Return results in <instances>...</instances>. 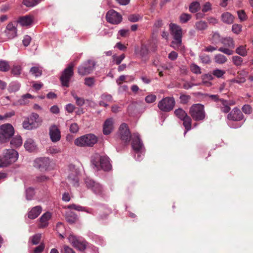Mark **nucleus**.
I'll use <instances>...</instances> for the list:
<instances>
[{"instance_id": "f257e3e1", "label": "nucleus", "mask_w": 253, "mask_h": 253, "mask_svg": "<svg viewBox=\"0 0 253 253\" xmlns=\"http://www.w3.org/2000/svg\"><path fill=\"white\" fill-rule=\"evenodd\" d=\"M169 29L173 38L171 46L175 49H178L182 43V29L175 24L170 23Z\"/></svg>"}, {"instance_id": "f03ea898", "label": "nucleus", "mask_w": 253, "mask_h": 253, "mask_svg": "<svg viewBox=\"0 0 253 253\" xmlns=\"http://www.w3.org/2000/svg\"><path fill=\"white\" fill-rule=\"evenodd\" d=\"M189 114L195 121H203L206 116L204 105L200 104H194L189 108Z\"/></svg>"}, {"instance_id": "7ed1b4c3", "label": "nucleus", "mask_w": 253, "mask_h": 253, "mask_svg": "<svg viewBox=\"0 0 253 253\" xmlns=\"http://www.w3.org/2000/svg\"><path fill=\"white\" fill-rule=\"evenodd\" d=\"M97 142V137L94 134L89 133L76 138L74 143L79 147H92Z\"/></svg>"}, {"instance_id": "20e7f679", "label": "nucleus", "mask_w": 253, "mask_h": 253, "mask_svg": "<svg viewBox=\"0 0 253 253\" xmlns=\"http://www.w3.org/2000/svg\"><path fill=\"white\" fill-rule=\"evenodd\" d=\"M14 134V129L10 124H5L0 126V142H7Z\"/></svg>"}, {"instance_id": "39448f33", "label": "nucleus", "mask_w": 253, "mask_h": 253, "mask_svg": "<svg viewBox=\"0 0 253 253\" xmlns=\"http://www.w3.org/2000/svg\"><path fill=\"white\" fill-rule=\"evenodd\" d=\"M91 163L97 169L99 167L104 171H108L111 169L109 158L106 156L97 157L95 159L91 160Z\"/></svg>"}, {"instance_id": "423d86ee", "label": "nucleus", "mask_w": 253, "mask_h": 253, "mask_svg": "<svg viewBox=\"0 0 253 253\" xmlns=\"http://www.w3.org/2000/svg\"><path fill=\"white\" fill-rule=\"evenodd\" d=\"M175 104V101L172 97H166L163 98L158 103L159 109L164 112H168L171 111Z\"/></svg>"}, {"instance_id": "0eeeda50", "label": "nucleus", "mask_w": 253, "mask_h": 253, "mask_svg": "<svg viewBox=\"0 0 253 253\" xmlns=\"http://www.w3.org/2000/svg\"><path fill=\"white\" fill-rule=\"evenodd\" d=\"M96 62L94 60H88L79 66L78 73L82 76L88 75L93 71Z\"/></svg>"}, {"instance_id": "6e6552de", "label": "nucleus", "mask_w": 253, "mask_h": 253, "mask_svg": "<svg viewBox=\"0 0 253 253\" xmlns=\"http://www.w3.org/2000/svg\"><path fill=\"white\" fill-rule=\"evenodd\" d=\"M2 158L6 167L17 160L18 153L13 149H6L3 153Z\"/></svg>"}, {"instance_id": "1a4fd4ad", "label": "nucleus", "mask_w": 253, "mask_h": 253, "mask_svg": "<svg viewBox=\"0 0 253 253\" xmlns=\"http://www.w3.org/2000/svg\"><path fill=\"white\" fill-rule=\"evenodd\" d=\"M75 66L74 63H71L64 70L61 77L60 81L63 86L68 87L71 78L74 75L73 68Z\"/></svg>"}, {"instance_id": "9d476101", "label": "nucleus", "mask_w": 253, "mask_h": 253, "mask_svg": "<svg viewBox=\"0 0 253 253\" xmlns=\"http://www.w3.org/2000/svg\"><path fill=\"white\" fill-rule=\"evenodd\" d=\"M84 182L86 187L90 189L95 194L100 195L103 194V187L99 183L95 182L94 180L88 177L85 179Z\"/></svg>"}, {"instance_id": "9b49d317", "label": "nucleus", "mask_w": 253, "mask_h": 253, "mask_svg": "<svg viewBox=\"0 0 253 253\" xmlns=\"http://www.w3.org/2000/svg\"><path fill=\"white\" fill-rule=\"evenodd\" d=\"M70 243L76 248L80 251H84L87 246V242L79 237L73 235H70L68 237Z\"/></svg>"}, {"instance_id": "f8f14e48", "label": "nucleus", "mask_w": 253, "mask_h": 253, "mask_svg": "<svg viewBox=\"0 0 253 253\" xmlns=\"http://www.w3.org/2000/svg\"><path fill=\"white\" fill-rule=\"evenodd\" d=\"M106 18L108 22L113 24H118L122 21V15L113 9L107 12Z\"/></svg>"}, {"instance_id": "ddd939ff", "label": "nucleus", "mask_w": 253, "mask_h": 253, "mask_svg": "<svg viewBox=\"0 0 253 253\" xmlns=\"http://www.w3.org/2000/svg\"><path fill=\"white\" fill-rule=\"evenodd\" d=\"M227 119L230 121L239 122L244 119V116L241 111L236 107L228 113Z\"/></svg>"}, {"instance_id": "4468645a", "label": "nucleus", "mask_w": 253, "mask_h": 253, "mask_svg": "<svg viewBox=\"0 0 253 253\" xmlns=\"http://www.w3.org/2000/svg\"><path fill=\"white\" fill-rule=\"evenodd\" d=\"M119 133L120 138L122 140L126 142H128L130 141L131 136L130 132L126 123H123L120 126Z\"/></svg>"}, {"instance_id": "2eb2a0df", "label": "nucleus", "mask_w": 253, "mask_h": 253, "mask_svg": "<svg viewBox=\"0 0 253 253\" xmlns=\"http://www.w3.org/2000/svg\"><path fill=\"white\" fill-rule=\"evenodd\" d=\"M132 147L134 152H140L144 150V146L139 134L137 133L133 134Z\"/></svg>"}, {"instance_id": "dca6fc26", "label": "nucleus", "mask_w": 253, "mask_h": 253, "mask_svg": "<svg viewBox=\"0 0 253 253\" xmlns=\"http://www.w3.org/2000/svg\"><path fill=\"white\" fill-rule=\"evenodd\" d=\"M49 134L53 142L59 141L61 137L60 130L58 127L55 125L51 126L49 127Z\"/></svg>"}, {"instance_id": "f3484780", "label": "nucleus", "mask_w": 253, "mask_h": 253, "mask_svg": "<svg viewBox=\"0 0 253 253\" xmlns=\"http://www.w3.org/2000/svg\"><path fill=\"white\" fill-rule=\"evenodd\" d=\"M49 165V159L48 158H40L34 162V167L41 170H46Z\"/></svg>"}, {"instance_id": "a211bd4d", "label": "nucleus", "mask_w": 253, "mask_h": 253, "mask_svg": "<svg viewBox=\"0 0 253 253\" xmlns=\"http://www.w3.org/2000/svg\"><path fill=\"white\" fill-rule=\"evenodd\" d=\"M4 34L7 39H12L17 36V29L12 23H9L4 31Z\"/></svg>"}, {"instance_id": "6ab92c4d", "label": "nucleus", "mask_w": 253, "mask_h": 253, "mask_svg": "<svg viewBox=\"0 0 253 253\" xmlns=\"http://www.w3.org/2000/svg\"><path fill=\"white\" fill-rule=\"evenodd\" d=\"M114 123L112 118L107 119L103 124V132L104 135L109 134L114 128Z\"/></svg>"}, {"instance_id": "aec40b11", "label": "nucleus", "mask_w": 253, "mask_h": 253, "mask_svg": "<svg viewBox=\"0 0 253 253\" xmlns=\"http://www.w3.org/2000/svg\"><path fill=\"white\" fill-rule=\"evenodd\" d=\"M51 214L49 212H46L40 218L39 227L40 228H45L48 225V220L51 218Z\"/></svg>"}, {"instance_id": "412c9836", "label": "nucleus", "mask_w": 253, "mask_h": 253, "mask_svg": "<svg viewBox=\"0 0 253 253\" xmlns=\"http://www.w3.org/2000/svg\"><path fill=\"white\" fill-rule=\"evenodd\" d=\"M69 182L73 186L78 187L79 185V178L78 172L77 171H73L68 176Z\"/></svg>"}, {"instance_id": "4be33fe9", "label": "nucleus", "mask_w": 253, "mask_h": 253, "mask_svg": "<svg viewBox=\"0 0 253 253\" xmlns=\"http://www.w3.org/2000/svg\"><path fill=\"white\" fill-rule=\"evenodd\" d=\"M42 208L40 206L33 207L28 212V217L31 219L36 218L41 213Z\"/></svg>"}, {"instance_id": "5701e85b", "label": "nucleus", "mask_w": 253, "mask_h": 253, "mask_svg": "<svg viewBox=\"0 0 253 253\" xmlns=\"http://www.w3.org/2000/svg\"><path fill=\"white\" fill-rule=\"evenodd\" d=\"M220 104L217 103L216 104L217 108H219L221 112L223 113H229L231 110V108L228 105L227 100L221 99Z\"/></svg>"}, {"instance_id": "b1692460", "label": "nucleus", "mask_w": 253, "mask_h": 253, "mask_svg": "<svg viewBox=\"0 0 253 253\" xmlns=\"http://www.w3.org/2000/svg\"><path fill=\"white\" fill-rule=\"evenodd\" d=\"M135 53L140 56L141 58H144L148 55L149 50L147 46L145 44H142L140 48H135Z\"/></svg>"}, {"instance_id": "393cba45", "label": "nucleus", "mask_w": 253, "mask_h": 253, "mask_svg": "<svg viewBox=\"0 0 253 253\" xmlns=\"http://www.w3.org/2000/svg\"><path fill=\"white\" fill-rule=\"evenodd\" d=\"M234 16L228 12H225L222 14L221 19L222 21L227 24H231L234 20Z\"/></svg>"}, {"instance_id": "a878e982", "label": "nucleus", "mask_w": 253, "mask_h": 253, "mask_svg": "<svg viewBox=\"0 0 253 253\" xmlns=\"http://www.w3.org/2000/svg\"><path fill=\"white\" fill-rule=\"evenodd\" d=\"M33 21L32 16L26 15L19 18L18 22L22 26H28L31 25Z\"/></svg>"}, {"instance_id": "bb28decb", "label": "nucleus", "mask_w": 253, "mask_h": 253, "mask_svg": "<svg viewBox=\"0 0 253 253\" xmlns=\"http://www.w3.org/2000/svg\"><path fill=\"white\" fill-rule=\"evenodd\" d=\"M24 146L25 149L29 152H33L36 149V145L34 140L28 138L24 143Z\"/></svg>"}, {"instance_id": "cd10ccee", "label": "nucleus", "mask_w": 253, "mask_h": 253, "mask_svg": "<svg viewBox=\"0 0 253 253\" xmlns=\"http://www.w3.org/2000/svg\"><path fill=\"white\" fill-rule=\"evenodd\" d=\"M181 121L183 122L182 124L185 129L184 132V135H185L187 132L192 128V119L190 116H187Z\"/></svg>"}, {"instance_id": "c85d7f7f", "label": "nucleus", "mask_w": 253, "mask_h": 253, "mask_svg": "<svg viewBox=\"0 0 253 253\" xmlns=\"http://www.w3.org/2000/svg\"><path fill=\"white\" fill-rule=\"evenodd\" d=\"M10 144L11 147L17 148L20 147L22 144V137L20 135L15 136L11 139Z\"/></svg>"}, {"instance_id": "c756f323", "label": "nucleus", "mask_w": 253, "mask_h": 253, "mask_svg": "<svg viewBox=\"0 0 253 253\" xmlns=\"http://www.w3.org/2000/svg\"><path fill=\"white\" fill-rule=\"evenodd\" d=\"M22 126L24 129L27 130H32L37 127V126L35 125V123L32 122L29 118H27L23 121L22 123Z\"/></svg>"}, {"instance_id": "7c9ffc66", "label": "nucleus", "mask_w": 253, "mask_h": 253, "mask_svg": "<svg viewBox=\"0 0 253 253\" xmlns=\"http://www.w3.org/2000/svg\"><path fill=\"white\" fill-rule=\"evenodd\" d=\"M222 43L225 47L234 48L235 47V42L233 39L231 37H226L223 38L221 41Z\"/></svg>"}, {"instance_id": "2f4dec72", "label": "nucleus", "mask_w": 253, "mask_h": 253, "mask_svg": "<svg viewBox=\"0 0 253 253\" xmlns=\"http://www.w3.org/2000/svg\"><path fill=\"white\" fill-rule=\"evenodd\" d=\"M67 208L69 209H73L77 211H85L89 213L91 212V209H87L85 207H82L80 205H76L74 204L68 205Z\"/></svg>"}, {"instance_id": "473e14b6", "label": "nucleus", "mask_w": 253, "mask_h": 253, "mask_svg": "<svg viewBox=\"0 0 253 253\" xmlns=\"http://www.w3.org/2000/svg\"><path fill=\"white\" fill-rule=\"evenodd\" d=\"M66 219L68 222L70 224H73L78 221V217L77 215L74 212H69L66 214Z\"/></svg>"}, {"instance_id": "72a5a7b5", "label": "nucleus", "mask_w": 253, "mask_h": 253, "mask_svg": "<svg viewBox=\"0 0 253 253\" xmlns=\"http://www.w3.org/2000/svg\"><path fill=\"white\" fill-rule=\"evenodd\" d=\"M20 84L17 82H12L8 85V90L9 92H14L19 90Z\"/></svg>"}, {"instance_id": "f704fd0d", "label": "nucleus", "mask_w": 253, "mask_h": 253, "mask_svg": "<svg viewBox=\"0 0 253 253\" xmlns=\"http://www.w3.org/2000/svg\"><path fill=\"white\" fill-rule=\"evenodd\" d=\"M174 115L180 120H182L187 116L186 112L182 108H178L174 112Z\"/></svg>"}, {"instance_id": "c9c22d12", "label": "nucleus", "mask_w": 253, "mask_h": 253, "mask_svg": "<svg viewBox=\"0 0 253 253\" xmlns=\"http://www.w3.org/2000/svg\"><path fill=\"white\" fill-rule=\"evenodd\" d=\"M222 39L223 38L221 37L220 34L218 32H214L212 34L211 41L212 43L216 44L219 42L221 43Z\"/></svg>"}, {"instance_id": "e433bc0d", "label": "nucleus", "mask_w": 253, "mask_h": 253, "mask_svg": "<svg viewBox=\"0 0 253 253\" xmlns=\"http://www.w3.org/2000/svg\"><path fill=\"white\" fill-rule=\"evenodd\" d=\"M214 59L215 62L219 64H224L227 60L226 57L224 55L221 54H218L215 55L214 56Z\"/></svg>"}, {"instance_id": "4c0bfd02", "label": "nucleus", "mask_w": 253, "mask_h": 253, "mask_svg": "<svg viewBox=\"0 0 253 253\" xmlns=\"http://www.w3.org/2000/svg\"><path fill=\"white\" fill-rule=\"evenodd\" d=\"M71 95L76 100V104L79 106H83L85 103V100L84 98L78 97L74 92H71Z\"/></svg>"}, {"instance_id": "58836bf2", "label": "nucleus", "mask_w": 253, "mask_h": 253, "mask_svg": "<svg viewBox=\"0 0 253 253\" xmlns=\"http://www.w3.org/2000/svg\"><path fill=\"white\" fill-rule=\"evenodd\" d=\"M35 194V190L32 187H29L25 190L26 198L27 200H32Z\"/></svg>"}, {"instance_id": "ea45409f", "label": "nucleus", "mask_w": 253, "mask_h": 253, "mask_svg": "<svg viewBox=\"0 0 253 253\" xmlns=\"http://www.w3.org/2000/svg\"><path fill=\"white\" fill-rule=\"evenodd\" d=\"M34 98L31 94L27 93L22 96V97L19 99L18 103L20 105H26L29 103L27 99H32Z\"/></svg>"}, {"instance_id": "a19ab883", "label": "nucleus", "mask_w": 253, "mask_h": 253, "mask_svg": "<svg viewBox=\"0 0 253 253\" xmlns=\"http://www.w3.org/2000/svg\"><path fill=\"white\" fill-rule=\"evenodd\" d=\"M10 69V65L8 62L0 60V71L6 72Z\"/></svg>"}, {"instance_id": "79ce46f5", "label": "nucleus", "mask_w": 253, "mask_h": 253, "mask_svg": "<svg viewBox=\"0 0 253 253\" xmlns=\"http://www.w3.org/2000/svg\"><path fill=\"white\" fill-rule=\"evenodd\" d=\"M30 73L35 77H39L42 75V70L39 67L35 66L30 69Z\"/></svg>"}, {"instance_id": "37998d69", "label": "nucleus", "mask_w": 253, "mask_h": 253, "mask_svg": "<svg viewBox=\"0 0 253 253\" xmlns=\"http://www.w3.org/2000/svg\"><path fill=\"white\" fill-rule=\"evenodd\" d=\"M42 0H23V3L28 7H33L39 3Z\"/></svg>"}, {"instance_id": "c03bdc74", "label": "nucleus", "mask_w": 253, "mask_h": 253, "mask_svg": "<svg viewBox=\"0 0 253 253\" xmlns=\"http://www.w3.org/2000/svg\"><path fill=\"white\" fill-rule=\"evenodd\" d=\"M236 52L242 56H245L247 55V50L246 49V45H240L237 48Z\"/></svg>"}, {"instance_id": "a18cd8bd", "label": "nucleus", "mask_w": 253, "mask_h": 253, "mask_svg": "<svg viewBox=\"0 0 253 253\" xmlns=\"http://www.w3.org/2000/svg\"><path fill=\"white\" fill-rule=\"evenodd\" d=\"M41 238V235L40 234H36L31 237L29 240L33 245H36L40 242Z\"/></svg>"}, {"instance_id": "49530a36", "label": "nucleus", "mask_w": 253, "mask_h": 253, "mask_svg": "<svg viewBox=\"0 0 253 253\" xmlns=\"http://www.w3.org/2000/svg\"><path fill=\"white\" fill-rule=\"evenodd\" d=\"M200 9V3L198 2L194 1L189 5V10L192 13L197 12Z\"/></svg>"}, {"instance_id": "de8ad7c7", "label": "nucleus", "mask_w": 253, "mask_h": 253, "mask_svg": "<svg viewBox=\"0 0 253 253\" xmlns=\"http://www.w3.org/2000/svg\"><path fill=\"white\" fill-rule=\"evenodd\" d=\"M142 17L138 14H130L128 17V19L131 22H136L141 19Z\"/></svg>"}, {"instance_id": "09e8293b", "label": "nucleus", "mask_w": 253, "mask_h": 253, "mask_svg": "<svg viewBox=\"0 0 253 253\" xmlns=\"http://www.w3.org/2000/svg\"><path fill=\"white\" fill-rule=\"evenodd\" d=\"M242 26L238 24H234L232 27V31L236 35H239L242 31Z\"/></svg>"}, {"instance_id": "8fccbe9b", "label": "nucleus", "mask_w": 253, "mask_h": 253, "mask_svg": "<svg viewBox=\"0 0 253 253\" xmlns=\"http://www.w3.org/2000/svg\"><path fill=\"white\" fill-rule=\"evenodd\" d=\"M196 28L199 30H204L207 28V23L205 21H200L196 23Z\"/></svg>"}, {"instance_id": "3c124183", "label": "nucleus", "mask_w": 253, "mask_h": 253, "mask_svg": "<svg viewBox=\"0 0 253 253\" xmlns=\"http://www.w3.org/2000/svg\"><path fill=\"white\" fill-rule=\"evenodd\" d=\"M191 96L189 95L181 94L179 97L180 102L181 104H186L191 99Z\"/></svg>"}, {"instance_id": "603ef678", "label": "nucleus", "mask_w": 253, "mask_h": 253, "mask_svg": "<svg viewBox=\"0 0 253 253\" xmlns=\"http://www.w3.org/2000/svg\"><path fill=\"white\" fill-rule=\"evenodd\" d=\"M199 57L201 62L203 63L209 64L211 62L210 56L206 54H201Z\"/></svg>"}, {"instance_id": "864d4df0", "label": "nucleus", "mask_w": 253, "mask_h": 253, "mask_svg": "<svg viewBox=\"0 0 253 253\" xmlns=\"http://www.w3.org/2000/svg\"><path fill=\"white\" fill-rule=\"evenodd\" d=\"M232 61L236 66H240L243 63V60L242 57L239 56H234L232 57Z\"/></svg>"}, {"instance_id": "5fc2aeb1", "label": "nucleus", "mask_w": 253, "mask_h": 253, "mask_svg": "<svg viewBox=\"0 0 253 253\" xmlns=\"http://www.w3.org/2000/svg\"><path fill=\"white\" fill-rule=\"evenodd\" d=\"M191 18V15L187 13H182L179 17L180 21L182 23H185Z\"/></svg>"}, {"instance_id": "6e6d98bb", "label": "nucleus", "mask_w": 253, "mask_h": 253, "mask_svg": "<svg viewBox=\"0 0 253 253\" xmlns=\"http://www.w3.org/2000/svg\"><path fill=\"white\" fill-rule=\"evenodd\" d=\"M190 70L192 73L196 74H201V68L197 65L193 63L190 65Z\"/></svg>"}, {"instance_id": "4d7b16f0", "label": "nucleus", "mask_w": 253, "mask_h": 253, "mask_svg": "<svg viewBox=\"0 0 253 253\" xmlns=\"http://www.w3.org/2000/svg\"><path fill=\"white\" fill-rule=\"evenodd\" d=\"M22 70L21 66L20 65H15L13 66L12 70L11 73L13 75L15 76H18L21 74Z\"/></svg>"}, {"instance_id": "13d9d810", "label": "nucleus", "mask_w": 253, "mask_h": 253, "mask_svg": "<svg viewBox=\"0 0 253 253\" xmlns=\"http://www.w3.org/2000/svg\"><path fill=\"white\" fill-rule=\"evenodd\" d=\"M125 58V55L124 54H122L120 56H113V62H114L117 65H120L122 61Z\"/></svg>"}, {"instance_id": "bf43d9fd", "label": "nucleus", "mask_w": 253, "mask_h": 253, "mask_svg": "<svg viewBox=\"0 0 253 253\" xmlns=\"http://www.w3.org/2000/svg\"><path fill=\"white\" fill-rule=\"evenodd\" d=\"M225 74V71L220 69H215L212 71V74L215 77L219 78H221Z\"/></svg>"}, {"instance_id": "052dcab7", "label": "nucleus", "mask_w": 253, "mask_h": 253, "mask_svg": "<svg viewBox=\"0 0 253 253\" xmlns=\"http://www.w3.org/2000/svg\"><path fill=\"white\" fill-rule=\"evenodd\" d=\"M95 83L94 78L93 77H87L84 79V84L89 87H92Z\"/></svg>"}, {"instance_id": "680f3d73", "label": "nucleus", "mask_w": 253, "mask_h": 253, "mask_svg": "<svg viewBox=\"0 0 253 253\" xmlns=\"http://www.w3.org/2000/svg\"><path fill=\"white\" fill-rule=\"evenodd\" d=\"M242 110L245 114L249 115L252 112V108L251 105L249 104H245L242 106Z\"/></svg>"}, {"instance_id": "e2e57ef3", "label": "nucleus", "mask_w": 253, "mask_h": 253, "mask_svg": "<svg viewBox=\"0 0 253 253\" xmlns=\"http://www.w3.org/2000/svg\"><path fill=\"white\" fill-rule=\"evenodd\" d=\"M218 50L228 55H231L233 54V51L230 49V48L227 47H221L218 49Z\"/></svg>"}, {"instance_id": "0e129e2a", "label": "nucleus", "mask_w": 253, "mask_h": 253, "mask_svg": "<svg viewBox=\"0 0 253 253\" xmlns=\"http://www.w3.org/2000/svg\"><path fill=\"white\" fill-rule=\"evenodd\" d=\"M239 19L241 21H244L247 20V16L245 11L243 10L237 11Z\"/></svg>"}, {"instance_id": "69168bd1", "label": "nucleus", "mask_w": 253, "mask_h": 253, "mask_svg": "<svg viewBox=\"0 0 253 253\" xmlns=\"http://www.w3.org/2000/svg\"><path fill=\"white\" fill-rule=\"evenodd\" d=\"M157 97L154 94H149L146 96L145 101L148 103H152L155 102L156 100Z\"/></svg>"}, {"instance_id": "338daca9", "label": "nucleus", "mask_w": 253, "mask_h": 253, "mask_svg": "<svg viewBox=\"0 0 253 253\" xmlns=\"http://www.w3.org/2000/svg\"><path fill=\"white\" fill-rule=\"evenodd\" d=\"M14 115L15 112L14 111H11L9 112L6 113L3 115H0V121L6 120L8 118H10L11 117L13 116Z\"/></svg>"}, {"instance_id": "774afa93", "label": "nucleus", "mask_w": 253, "mask_h": 253, "mask_svg": "<svg viewBox=\"0 0 253 253\" xmlns=\"http://www.w3.org/2000/svg\"><path fill=\"white\" fill-rule=\"evenodd\" d=\"M79 127L77 123H73L70 126V131L71 132L76 133L78 132Z\"/></svg>"}]
</instances>
